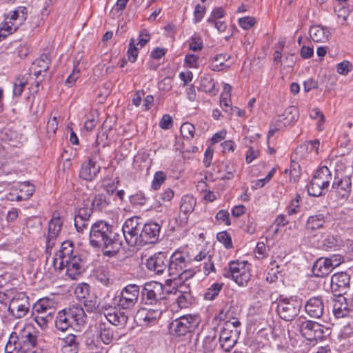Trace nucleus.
I'll use <instances>...</instances> for the list:
<instances>
[{
	"mask_svg": "<svg viewBox=\"0 0 353 353\" xmlns=\"http://www.w3.org/2000/svg\"><path fill=\"white\" fill-rule=\"evenodd\" d=\"M89 241L92 247L107 250L110 253H117L123 245L122 235L113 231V225L103 220L92 225Z\"/></svg>",
	"mask_w": 353,
	"mask_h": 353,
	"instance_id": "f257e3e1",
	"label": "nucleus"
},
{
	"mask_svg": "<svg viewBox=\"0 0 353 353\" xmlns=\"http://www.w3.org/2000/svg\"><path fill=\"white\" fill-rule=\"evenodd\" d=\"M37 343V336L30 332L19 336L13 332L6 343L5 353H31Z\"/></svg>",
	"mask_w": 353,
	"mask_h": 353,
	"instance_id": "f03ea898",
	"label": "nucleus"
},
{
	"mask_svg": "<svg viewBox=\"0 0 353 353\" xmlns=\"http://www.w3.org/2000/svg\"><path fill=\"white\" fill-rule=\"evenodd\" d=\"M55 305L53 299L47 297L40 299L34 304L31 317L41 329L46 328L53 319L56 312Z\"/></svg>",
	"mask_w": 353,
	"mask_h": 353,
	"instance_id": "7ed1b4c3",
	"label": "nucleus"
},
{
	"mask_svg": "<svg viewBox=\"0 0 353 353\" xmlns=\"http://www.w3.org/2000/svg\"><path fill=\"white\" fill-rule=\"evenodd\" d=\"M164 285L157 281L146 283L141 291V302L144 305L155 307H165Z\"/></svg>",
	"mask_w": 353,
	"mask_h": 353,
	"instance_id": "20e7f679",
	"label": "nucleus"
},
{
	"mask_svg": "<svg viewBox=\"0 0 353 353\" xmlns=\"http://www.w3.org/2000/svg\"><path fill=\"white\" fill-rule=\"evenodd\" d=\"M332 180V175L330 169L327 166L321 167L316 170L307 186L308 194L313 196L324 194L328 191Z\"/></svg>",
	"mask_w": 353,
	"mask_h": 353,
	"instance_id": "39448f33",
	"label": "nucleus"
},
{
	"mask_svg": "<svg viewBox=\"0 0 353 353\" xmlns=\"http://www.w3.org/2000/svg\"><path fill=\"white\" fill-rule=\"evenodd\" d=\"M140 294V287L136 284H129L124 287L113 298V304L125 310H130L137 303Z\"/></svg>",
	"mask_w": 353,
	"mask_h": 353,
	"instance_id": "423d86ee",
	"label": "nucleus"
},
{
	"mask_svg": "<svg viewBox=\"0 0 353 353\" xmlns=\"http://www.w3.org/2000/svg\"><path fill=\"white\" fill-rule=\"evenodd\" d=\"M223 276L232 278L239 285H245L250 279L249 265L245 261H233L228 264V270H224Z\"/></svg>",
	"mask_w": 353,
	"mask_h": 353,
	"instance_id": "0eeeda50",
	"label": "nucleus"
},
{
	"mask_svg": "<svg viewBox=\"0 0 353 353\" xmlns=\"http://www.w3.org/2000/svg\"><path fill=\"white\" fill-rule=\"evenodd\" d=\"M27 15V8L23 6H19L12 11L0 26V38H6L8 34L14 32L26 21Z\"/></svg>",
	"mask_w": 353,
	"mask_h": 353,
	"instance_id": "6e6552de",
	"label": "nucleus"
},
{
	"mask_svg": "<svg viewBox=\"0 0 353 353\" xmlns=\"http://www.w3.org/2000/svg\"><path fill=\"white\" fill-rule=\"evenodd\" d=\"M139 216H132L125 220L122 226L123 236L130 246H141L142 223Z\"/></svg>",
	"mask_w": 353,
	"mask_h": 353,
	"instance_id": "1a4fd4ad",
	"label": "nucleus"
},
{
	"mask_svg": "<svg viewBox=\"0 0 353 353\" xmlns=\"http://www.w3.org/2000/svg\"><path fill=\"white\" fill-rule=\"evenodd\" d=\"M199 324L196 316L184 315L173 320L169 325V331L175 336H181L194 330Z\"/></svg>",
	"mask_w": 353,
	"mask_h": 353,
	"instance_id": "9d476101",
	"label": "nucleus"
},
{
	"mask_svg": "<svg viewBox=\"0 0 353 353\" xmlns=\"http://www.w3.org/2000/svg\"><path fill=\"white\" fill-rule=\"evenodd\" d=\"M299 111L295 106H289L282 114L279 115L270 126L268 139L274 136L275 132L281 130L287 126L293 125L298 119Z\"/></svg>",
	"mask_w": 353,
	"mask_h": 353,
	"instance_id": "9b49d317",
	"label": "nucleus"
},
{
	"mask_svg": "<svg viewBox=\"0 0 353 353\" xmlns=\"http://www.w3.org/2000/svg\"><path fill=\"white\" fill-rule=\"evenodd\" d=\"M299 329L302 336L311 342L323 339L329 330L328 327L310 320L301 322Z\"/></svg>",
	"mask_w": 353,
	"mask_h": 353,
	"instance_id": "f8f14e48",
	"label": "nucleus"
},
{
	"mask_svg": "<svg viewBox=\"0 0 353 353\" xmlns=\"http://www.w3.org/2000/svg\"><path fill=\"white\" fill-rule=\"evenodd\" d=\"M302 307L301 301L300 299H294L292 297L280 299L277 311L279 316L286 321H292L299 313Z\"/></svg>",
	"mask_w": 353,
	"mask_h": 353,
	"instance_id": "ddd939ff",
	"label": "nucleus"
},
{
	"mask_svg": "<svg viewBox=\"0 0 353 353\" xmlns=\"http://www.w3.org/2000/svg\"><path fill=\"white\" fill-rule=\"evenodd\" d=\"M30 309L29 298L24 293H18L11 299L8 308L10 315L14 319H21Z\"/></svg>",
	"mask_w": 353,
	"mask_h": 353,
	"instance_id": "4468645a",
	"label": "nucleus"
},
{
	"mask_svg": "<svg viewBox=\"0 0 353 353\" xmlns=\"http://www.w3.org/2000/svg\"><path fill=\"white\" fill-rule=\"evenodd\" d=\"M352 181L348 175L336 171L332 184V192L341 199H347L352 190Z\"/></svg>",
	"mask_w": 353,
	"mask_h": 353,
	"instance_id": "2eb2a0df",
	"label": "nucleus"
},
{
	"mask_svg": "<svg viewBox=\"0 0 353 353\" xmlns=\"http://www.w3.org/2000/svg\"><path fill=\"white\" fill-rule=\"evenodd\" d=\"M191 263L189 256L181 252H174L168 259V272L170 276L176 278L183 272V270L188 268Z\"/></svg>",
	"mask_w": 353,
	"mask_h": 353,
	"instance_id": "dca6fc26",
	"label": "nucleus"
},
{
	"mask_svg": "<svg viewBox=\"0 0 353 353\" xmlns=\"http://www.w3.org/2000/svg\"><path fill=\"white\" fill-rule=\"evenodd\" d=\"M97 151L93 152L90 159L82 164L79 171V176L81 179L91 181L99 174L101 170V166L98 165L97 162Z\"/></svg>",
	"mask_w": 353,
	"mask_h": 353,
	"instance_id": "f3484780",
	"label": "nucleus"
},
{
	"mask_svg": "<svg viewBox=\"0 0 353 353\" xmlns=\"http://www.w3.org/2000/svg\"><path fill=\"white\" fill-rule=\"evenodd\" d=\"M350 276L346 272H339L331 277V290L334 296H344L350 288Z\"/></svg>",
	"mask_w": 353,
	"mask_h": 353,
	"instance_id": "a211bd4d",
	"label": "nucleus"
},
{
	"mask_svg": "<svg viewBox=\"0 0 353 353\" xmlns=\"http://www.w3.org/2000/svg\"><path fill=\"white\" fill-rule=\"evenodd\" d=\"M165 309V307L148 310L142 308L138 310L136 318L141 326L154 325L160 319Z\"/></svg>",
	"mask_w": 353,
	"mask_h": 353,
	"instance_id": "6ab92c4d",
	"label": "nucleus"
},
{
	"mask_svg": "<svg viewBox=\"0 0 353 353\" xmlns=\"http://www.w3.org/2000/svg\"><path fill=\"white\" fill-rule=\"evenodd\" d=\"M161 231V226L155 222H148L142 225V230L141 232V246H144L147 244L156 243L159 238Z\"/></svg>",
	"mask_w": 353,
	"mask_h": 353,
	"instance_id": "aec40b11",
	"label": "nucleus"
},
{
	"mask_svg": "<svg viewBox=\"0 0 353 353\" xmlns=\"http://www.w3.org/2000/svg\"><path fill=\"white\" fill-rule=\"evenodd\" d=\"M83 264L84 262L81 254L77 252L76 255L70 258V260L63 262V268L61 270L65 269V274L68 277L74 280L77 279L83 271Z\"/></svg>",
	"mask_w": 353,
	"mask_h": 353,
	"instance_id": "412c9836",
	"label": "nucleus"
},
{
	"mask_svg": "<svg viewBox=\"0 0 353 353\" xmlns=\"http://www.w3.org/2000/svg\"><path fill=\"white\" fill-rule=\"evenodd\" d=\"M147 268L156 274H162L168 268V259L164 252H158L150 256L146 262Z\"/></svg>",
	"mask_w": 353,
	"mask_h": 353,
	"instance_id": "4be33fe9",
	"label": "nucleus"
},
{
	"mask_svg": "<svg viewBox=\"0 0 353 353\" xmlns=\"http://www.w3.org/2000/svg\"><path fill=\"white\" fill-rule=\"evenodd\" d=\"M74 250L73 243L70 241H65L61 243L60 250L56 254L53 261V265L55 268L61 269L63 262L70 260L76 255Z\"/></svg>",
	"mask_w": 353,
	"mask_h": 353,
	"instance_id": "5701e85b",
	"label": "nucleus"
},
{
	"mask_svg": "<svg viewBox=\"0 0 353 353\" xmlns=\"http://www.w3.org/2000/svg\"><path fill=\"white\" fill-rule=\"evenodd\" d=\"M306 313L312 318L319 319L325 311V305L321 296L310 298L305 305Z\"/></svg>",
	"mask_w": 353,
	"mask_h": 353,
	"instance_id": "b1692460",
	"label": "nucleus"
},
{
	"mask_svg": "<svg viewBox=\"0 0 353 353\" xmlns=\"http://www.w3.org/2000/svg\"><path fill=\"white\" fill-rule=\"evenodd\" d=\"M333 302V314L336 319L345 318L353 311V305L348 303L344 296H335Z\"/></svg>",
	"mask_w": 353,
	"mask_h": 353,
	"instance_id": "393cba45",
	"label": "nucleus"
},
{
	"mask_svg": "<svg viewBox=\"0 0 353 353\" xmlns=\"http://www.w3.org/2000/svg\"><path fill=\"white\" fill-rule=\"evenodd\" d=\"M319 145L320 142L318 139L305 142L296 148L293 158L296 160L304 159L312 152L318 154Z\"/></svg>",
	"mask_w": 353,
	"mask_h": 353,
	"instance_id": "a878e982",
	"label": "nucleus"
},
{
	"mask_svg": "<svg viewBox=\"0 0 353 353\" xmlns=\"http://www.w3.org/2000/svg\"><path fill=\"white\" fill-rule=\"evenodd\" d=\"M65 310L68 312V316L70 317L76 327L79 328L86 323L87 315L81 305H72Z\"/></svg>",
	"mask_w": 353,
	"mask_h": 353,
	"instance_id": "bb28decb",
	"label": "nucleus"
},
{
	"mask_svg": "<svg viewBox=\"0 0 353 353\" xmlns=\"http://www.w3.org/2000/svg\"><path fill=\"white\" fill-rule=\"evenodd\" d=\"M219 341L221 347L225 352H230L236 344L237 339L235 333L229 329L224 328L220 333Z\"/></svg>",
	"mask_w": 353,
	"mask_h": 353,
	"instance_id": "cd10ccee",
	"label": "nucleus"
},
{
	"mask_svg": "<svg viewBox=\"0 0 353 353\" xmlns=\"http://www.w3.org/2000/svg\"><path fill=\"white\" fill-rule=\"evenodd\" d=\"M50 60L48 54H43L39 59H36L31 66L30 70L37 78L39 76L43 77L42 72H46L49 68Z\"/></svg>",
	"mask_w": 353,
	"mask_h": 353,
	"instance_id": "c85d7f7f",
	"label": "nucleus"
},
{
	"mask_svg": "<svg viewBox=\"0 0 353 353\" xmlns=\"http://www.w3.org/2000/svg\"><path fill=\"white\" fill-rule=\"evenodd\" d=\"M332 265H333L326 258H320L313 265V273L317 277L327 276L333 270Z\"/></svg>",
	"mask_w": 353,
	"mask_h": 353,
	"instance_id": "c756f323",
	"label": "nucleus"
},
{
	"mask_svg": "<svg viewBox=\"0 0 353 353\" xmlns=\"http://www.w3.org/2000/svg\"><path fill=\"white\" fill-rule=\"evenodd\" d=\"M174 294L176 295V303L180 308L188 307L191 303L192 296L190 294V289L185 285H181Z\"/></svg>",
	"mask_w": 353,
	"mask_h": 353,
	"instance_id": "7c9ffc66",
	"label": "nucleus"
},
{
	"mask_svg": "<svg viewBox=\"0 0 353 353\" xmlns=\"http://www.w3.org/2000/svg\"><path fill=\"white\" fill-rule=\"evenodd\" d=\"M104 321L108 322L110 325L124 327L128 320V315L124 312H114L113 313H108L104 316Z\"/></svg>",
	"mask_w": 353,
	"mask_h": 353,
	"instance_id": "2f4dec72",
	"label": "nucleus"
},
{
	"mask_svg": "<svg viewBox=\"0 0 353 353\" xmlns=\"http://www.w3.org/2000/svg\"><path fill=\"white\" fill-rule=\"evenodd\" d=\"M98 329L99 337L103 343L105 345L111 343L114 339V332L110 323L105 322L101 319L99 323Z\"/></svg>",
	"mask_w": 353,
	"mask_h": 353,
	"instance_id": "473e14b6",
	"label": "nucleus"
},
{
	"mask_svg": "<svg viewBox=\"0 0 353 353\" xmlns=\"http://www.w3.org/2000/svg\"><path fill=\"white\" fill-rule=\"evenodd\" d=\"M79 345V337L74 334H68L63 339L62 351L63 353H77Z\"/></svg>",
	"mask_w": 353,
	"mask_h": 353,
	"instance_id": "72a5a7b5",
	"label": "nucleus"
},
{
	"mask_svg": "<svg viewBox=\"0 0 353 353\" xmlns=\"http://www.w3.org/2000/svg\"><path fill=\"white\" fill-rule=\"evenodd\" d=\"M330 34V31L321 26H314L310 29V38L314 42H325Z\"/></svg>",
	"mask_w": 353,
	"mask_h": 353,
	"instance_id": "f704fd0d",
	"label": "nucleus"
},
{
	"mask_svg": "<svg viewBox=\"0 0 353 353\" xmlns=\"http://www.w3.org/2000/svg\"><path fill=\"white\" fill-rule=\"evenodd\" d=\"M55 325L59 330L62 332L67 330L70 327L75 326L70 317L68 316V312L65 309L58 313Z\"/></svg>",
	"mask_w": 353,
	"mask_h": 353,
	"instance_id": "c9c22d12",
	"label": "nucleus"
},
{
	"mask_svg": "<svg viewBox=\"0 0 353 353\" xmlns=\"http://www.w3.org/2000/svg\"><path fill=\"white\" fill-rule=\"evenodd\" d=\"M110 204V196L104 194H98L92 201V208L94 211L105 210Z\"/></svg>",
	"mask_w": 353,
	"mask_h": 353,
	"instance_id": "e433bc0d",
	"label": "nucleus"
},
{
	"mask_svg": "<svg viewBox=\"0 0 353 353\" xmlns=\"http://www.w3.org/2000/svg\"><path fill=\"white\" fill-rule=\"evenodd\" d=\"M325 223V219L323 214L312 215L308 217L305 224V228L307 230L314 231L322 228Z\"/></svg>",
	"mask_w": 353,
	"mask_h": 353,
	"instance_id": "4c0bfd02",
	"label": "nucleus"
},
{
	"mask_svg": "<svg viewBox=\"0 0 353 353\" xmlns=\"http://www.w3.org/2000/svg\"><path fill=\"white\" fill-rule=\"evenodd\" d=\"M215 83L213 79L208 74H204L200 79L199 89L206 93L215 95L217 90H215Z\"/></svg>",
	"mask_w": 353,
	"mask_h": 353,
	"instance_id": "58836bf2",
	"label": "nucleus"
},
{
	"mask_svg": "<svg viewBox=\"0 0 353 353\" xmlns=\"http://www.w3.org/2000/svg\"><path fill=\"white\" fill-rule=\"evenodd\" d=\"M196 203V199L192 195H185L181 200L180 211L188 215L194 211Z\"/></svg>",
	"mask_w": 353,
	"mask_h": 353,
	"instance_id": "ea45409f",
	"label": "nucleus"
},
{
	"mask_svg": "<svg viewBox=\"0 0 353 353\" xmlns=\"http://www.w3.org/2000/svg\"><path fill=\"white\" fill-rule=\"evenodd\" d=\"M341 243L337 236L327 234L322 241L321 247L325 250H335L341 245Z\"/></svg>",
	"mask_w": 353,
	"mask_h": 353,
	"instance_id": "a19ab883",
	"label": "nucleus"
},
{
	"mask_svg": "<svg viewBox=\"0 0 353 353\" xmlns=\"http://www.w3.org/2000/svg\"><path fill=\"white\" fill-rule=\"evenodd\" d=\"M97 278L104 285H109L113 283V279L107 267L101 266L97 270Z\"/></svg>",
	"mask_w": 353,
	"mask_h": 353,
	"instance_id": "79ce46f5",
	"label": "nucleus"
},
{
	"mask_svg": "<svg viewBox=\"0 0 353 353\" xmlns=\"http://www.w3.org/2000/svg\"><path fill=\"white\" fill-rule=\"evenodd\" d=\"M62 226V221H61L59 216H55L54 214L52 218L49 222L48 225V235H50L52 237H57L61 230Z\"/></svg>",
	"mask_w": 353,
	"mask_h": 353,
	"instance_id": "37998d69",
	"label": "nucleus"
},
{
	"mask_svg": "<svg viewBox=\"0 0 353 353\" xmlns=\"http://www.w3.org/2000/svg\"><path fill=\"white\" fill-rule=\"evenodd\" d=\"M353 11V5L348 2L346 4L344 3H339V8L335 10L337 17L341 19L343 21H345L347 17Z\"/></svg>",
	"mask_w": 353,
	"mask_h": 353,
	"instance_id": "c03bdc74",
	"label": "nucleus"
},
{
	"mask_svg": "<svg viewBox=\"0 0 353 353\" xmlns=\"http://www.w3.org/2000/svg\"><path fill=\"white\" fill-rule=\"evenodd\" d=\"M230 59V56L228 54H220L216 55L212 62V69L214 71H220L225 68V61Z\"/></svg>",
	"mask_w": 353,
	"mask_h": 353,
	"instance_id": "a18cd8bd",
	"label": "nucleus"
},
{
	"mask_svg": "<svg viewBox=\"0 0 353 353\" xmlns=\"http://www.w3.org/2000/svg\"><path fill=\"white\" fill-rule=\"evenodd\" d=\"M220 105L223 110L228 114H233L236 107H232L230 104V94L222 93L220 97Z\"/></svg>",
	"mask_w": 353,
	"mask_h": 353,
	"instance_id": "49530a36",
	"label": "nucleus"
},
{
	"mask_svg": "<svg viewBox=\"0 0 353 353\" xmlns=\"http://www.w3.org/2000/svg\"><path fill=\"white\" fill-rule=\"evenodd\" d=\"M223 283H213L205 292L203 296L205 300H214L219 294L223 288Z\"/></svg>",
	"mask_w": 353,
	"mask_h": 353,
	"instance_id": "de8ad7c7",
	"label": "nucleus"
},
{
	"mask_svg": "<svg viewBox=\"0 0 353 353\" xmlns=\"http://www.w3.org/2000/svg\"><path fill=\"white\" fill-rule=\"evenodd\" d=\"M217 345V341L214 336H207L203 341V351L204 353H212Z\"/></svg>",
	"mask_w": 353,
	"mask_h": 353,
	"instance_id": "09e8293b",
	"label": "nucleus"
},
{
	"mask_svg": "<svg viewBox=\"0 0 353 353\" xmlns=\"http://www.w3.org/2000/svg\"><path fill=\"white\" fill-rule=\"evenodd\" d=\"M295 160L296 159L292 161L290 170H285L286 173L289 172L290 181L293 182L297 181L301 176L300 165L295 161Z\"/></svg>",
	"mask_w": 353,
	"mask_h": 353,
	"instance_id": "8fccbe9b",
	"label": "nucleus"
},
{
	"mask_svg": "<svg viewBox=\"0 0 353 353\" xmlns=\"http://www.w3.org/2000/svg\"><path fill=\"white\" fill-rule=\"evenodd\" d=\"M180 132L184 139L189 140L194 137L195 128L192 123L186 122L181 125Z\"/></svg>",
	"mask_w": 353,
	"mask_h": 353,
	"instance_id": "3c124183",
	"label": "nucleus"
},
{
	"mask_svg": "<svg viewBox=\"0 0 353 353\" xmlns=\"http://www.w3.org/2000/svg\"><path fill=\"white\" fill-rule=\"evenodd\" d=\"M27 84V81L24 78L18 77L15 79L13 83V94L14 97H19L21 95L25 86Z\"/></svg>",
	"mask_w": 353,
	"mask_h": 353,
	"instance_id": "603ef678",
	"label": "nucleus"
},
{
	"mask_svg": "<svg viewBox=\"0 0 353 353\" xmlns=\"http://www.w3.org/2000/svg\"><path fill=\"white\" fill-rule=\"evenodd\" d=\"M26 188H28L27 189V194H17L15 196V198H12V196H14V193H10L7 196V199L10 201H21L23 200H28L30 196L32 195L34 190L32 186L29 185H24Z\"/></svg>",
	"mask_w": 353,
	"mask_h": 353,
	"instance_id": "864d4df0",
	"label": "nucleus"
},
{
	"mask_svg": "<svg viewBox=\"0 0 353 353\" xmlns=\"http://www.w3.org/2000/svg\"><path fill=\"white\" fill-rule=\"evenodd\" d=\"M90 286L88 283H82L75 288V294L79 298L84 299L89 295Z\"/></svg>",
	"mask_w": 353,
	"mask_h": 353,
	"instance_id": "5fc2aeb1",
	"label": "nucleus"
},
{
	"mask_svg": "<svg viewBox=\"0 0 353 353\" xmlns=\"http://www.w3.org/2000/svg\"><path fill=\"white\" fill-rule=\"evenodd\" d=\"M217 240L223 243L226 248L232 247L230 235L225 231L220 232L216 235Z\"/></svg>",
	"mask_w": 353,
	"mask_h": 353,
	"instance_id": "6e6d98bb",
	"label": "nucleus"
},
{
	"mask_svg": "<svg viewBox=\"0 0 353 353\" xmlns=\"http://www.w3.org/2000/svg\"><path fill=\"white\" fill-rule=\"evenodd\" d=\"M128 56L129 61L132 63H134L137 60L138 56V48L135 46V40L134 38H132L130 40Z\"/></svg>",
	"mask_w": 353,
	"mask_h": 353,
	"instance_id": "4d7b16f0",
	"label": "nucleus"
},
{
	"mask_svg": "<svg viewBox=\"0 0 353 353\" xmlns=\"http://www.w3.org/2000/svg\"><path fill=\"white\" fill-rule=\"evenodd\" d=\"M225 12L223 8H215L212 10L210 16L208 18L207 23H212L215 21V20H219L225 16Z\"/></svg>",
	"mask_w": 353,
	"mask_h": 353,
	"instance_id": "13d9d810",
	"label": "nucleus"
},
{
	"mask_svg": "<svg viewBox=\"0 0 353 353\" xmlns=\"http://www.w3.org/2000/svg\"><path fill=\"white\" fill-rule=\"evenodd\" d=\"M165 179V174L163 172H157L154 176V179L152 183V188L154 190H158L161 185Z\"/></svg>",
	"mask_w": 353,
	"mask_h": 353,
	"instance_id": "bf43d9fd",
	"label": "nucleus"
},
{
	"mask_svg": "<svg viewBox=\"0 0 353 353\" xmlns=\"http://www.w3.org/2000/svg\"><path fill=\"white\" fill-rule=\"evenodd\" d=\"M215 219L219 223H224L226 225H230V214L227 210H221L216 214Z\"/></svg>",
	"mask_w": 353,
	"mask_h": 353,
	"instance_id": "052dcab7",
	"label": "nucleus"
},
{
	"mask_svg": "<svg viewBox=\"0 0 353 353\" xmlns=\"http://www.w3.org/2000/svg\"><path fill=\"white\" fill-rule=\"evenodd\" d=\"M352 69V64L348 61H343L336 65L338 73L342 75H346Z\"/></svg>",
	"mask_w": 353,
	"mask_h": 353,
	"instance_id": "680f3d73",
	"label": "nucleus"
},
{
	"mask_svg": "<svg viewBox=\"0 0 353 353\" xmlns=\"http://www.w3.org/2000/svg\"><path fill=\"white\" fill-rule=\"evenodd\" d=\"M256 19L251 17H245L239 19V25L244 30H249L254 26Z\"/></svg>",
	"mask_w": 353,
	"mask_h": 353,
	"instance_id": "e2e57ef3",
	"label": "nucleus"
},
{
	"mask_svg": "<svg viewBox=\"0 0 353 353\" xmlns=\"http://www.w3.org/2000/svg\"><path fill=\"white\" fill-rule=\"evenodd\" d=\"M205 7L201 5H196L194 11V23H199L203 19L205 13Z\"/></svg>",
	"mask_w": 353,
	"mask_h": 353,
	"instance_id": "0e129e2a",
	"label": "nucleus"
},
{
	"mask_svg": "<svg viewBox=\"0 0 353 353\" xmlns=\"http://www.w3.org/2000/svg\"><path fill=\"white\" fill-rule=\"evenodd\" d=\"M74 225L79 232H83L85 229L88 228L90 220H85L74 216Z\"/></svg>",
	"mask_w": 353,
	"mask_h": 353,
	"instance_id": "69168bd1",
	"label": "nucleus"
},
{
	"mask_svg": "<svg viewBox=\"0 0 353 353\" xmlns=\"http://www.w3.org/2000/svg\"><path fill=\"white\" fill-rule=\"evenodd\" d=\"M93 209L88 207H83L79 208L78 213L75 215V217L90 220V218L92 214Z\"/></svg>",
	"mask_w": 353,
	"mask_h": 353,
	"instance_id": "338daca9",
	"label": "nucleus"
},
{
	"mask_svg": "<svg viewBox=\"0 0 353 353\" xmlns=\"http://www.w3.org/2000/svg\"><path fill=\"white\" fill-rule=\"evenodd\" d=\"M172 118L169 114H164L159 123V126L164 130L170 129L172 127Z\"/></svg>",
	"mask_w": 353,
	"mask_h": 353,
	"instance_id": "774afa93",
	"label": "nucleus"
}]
</instances>
